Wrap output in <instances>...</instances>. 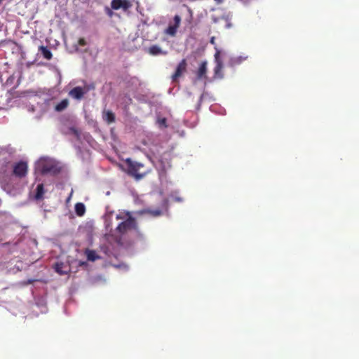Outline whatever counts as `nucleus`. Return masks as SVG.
Here are the masks:
<instances>
[{
  "label": "nucleus",
  "mask_w": 359,
  "mask_h": 359,
  "mask_svg": "<svg viewBox=\"0 0 359 359\" xmlns=\"http://www.w3.org/2000/svg\"><path fill=\"white\" fill-rule=\"evenodd\" d=\"M63 266V264L62 262L59 263H56L55 264V270L56 272H57L59 274H65L66 272L63 271L62 268Z\"/></svg>",
  "instance_id": "18"
},
{
  "label": "nucleus",
  "mask_w": 359,
  "mask_h": 359,
  "mask_svg": "<svg viewBox=\"0 0 359 359\" xmlns=\"http://www.w3.org/2000/svg\"><path fill=\"white\" fill-rule=\"evenodd\" d=\"M148 53L151 55H167L168 53L167 51L162 50L158 45L151 46L148 49Z\"/></svg>",
  "instance_id": "9"
},
{
  "label": "nucleus",
  "mask_w": 359,
  "mask_h": 359,
  "mask_svg": "<svg viewBox=\"0 0 359 359\" xmlns=\"http://www.w3.org/2000/svg\"><path fill=\"white\" fill-rule=\"evenodd\" d=\"M45 193L44 186L43 184H39L36 187V192L35 195V198L36 200H41L43 198V195Z\"/></svg>",
  "instance_id": "14"
},
{
  "label": "nucleus",
  "mask_w": 359,
  "mask_h": 359,
  "mask_svg": "<svg viewBox=\"0 0 359 359\" xmlns=\"http://www.w3.org/2000/svg\"><path fill=\"white\" fill-rule=\"evenodd\" d=\"M116 219H123L124 216L121 215V214H118V215H116Z\"/></svg>",
  "instance_id": "26"
},
{
  "label": "nucleus",
  "mask_w": 359,
  "mask_h": 359,
  "mask_svg": "<svg viewBox=\"0 0 359 359\" xmlns=\"http://www.w3.org/2000/svg\"><path fill=\"white\" fill-rule=\"evenodd\" d=\"M163 206L165 209V211L168 210V201L167 199H165L163 202Z\"/></svg>",
  "instance_id": "25"
},
{
  "label": "nucleus",
  "mask_w": 359,
  "mask_h": 359,
  "mask_svg": "<svg viewBox=\"0 0 359 359\" xmlns=\"http://www.w3.org/2000/svg\"><path fill=\"white\" fill-rule=\"evenodd\" d=\"M216 52L215 53L214 57H215V62L216 63V65L214 68V78L222 79L224 78V74H223V60L222 58V55H224L222 52L218 49L217 48H215Z\"/></svg>",
  "instance_id": "4"
},
{
  "label": "nucleus",
  "mask_w": 359,
  "mask_h": 359,
  "mask_svg": "<svg viewBox=\"0 0 359 359\" xmlns=\"http://www.w3.org/2000/svg\"><path fill=\"white\" fill-rule=\"evenodd\" d=\"M126 163L128 165L127 173L130 176L133 177L137 180H140L146 176L147 172L141 171L144 168L142 163L133 161L130 159H127Z\"/></svg>",
  "instance_id": "2"
},
{
  "label": "nucleus",
  "mask_w": 359,
  "mask_h": 359,
  "mask_svg": "<svg viewBox=\"0 0 359 359\" xmlns=\"http://www.w3.org/2000/svg\"><path fill=\"white\" fill-rule=\"evenodd\" d=\"M187 68V61L185 59H183L177 65L175 72L172 76V81H176L183 72L186 71Z\"/></svg>",
  "instance_id": "7"
},
{
  "label": "nucleus",
  "mask_w": 359,
  "mask_h": 359,
  "mask_svg": "<svg viewBox=\"0 0 359 359\" xmlns=\"http://www.w3.org/2000/svg\"><path fill=\"white\" fill-rule=\"evenodd\" d=\"M75 212L78 216H83L86 212L84 204L82 203H77L75 205Z\"/></svg>",
  "instance_id": "15"
},
{
  "label": "nucleus",
  "mask_w": 359,
  "mask_h": 359,
  "mask_svg": "<svg viewBox=\"0 0 359 359\" xmlns=\"http://www.w3.org/2000/svg\"><path fill=\"white\" fill-rule=\"evenodd\" d=\"M211 43H214V39H211Z\"/></svg>",
  "instance_id": "30"
},
{
  "label": "nucleus",
  "mask_w": 359,
  "mask_h": 359,
  "mask_svg": "<svg viewBox=\"0 0 359 359\" xmlns=\"http://www.w3.org/2000/svg\"><path fill=\"white\" fill-rule=\"evenodd\" d=\"M69 104V100L67 99H64L55 106V110L58 112L62 111L67 108Z\"/></svg>",
  "instance_id": "13"
},
{
  "label": "nucleus",
  "mask_w": 359,
  "mask_h": 359,
  "mask_svg": "<svg viewBox=\"0 0 359 359\" xmlns=\"http://www.w3.org/2000/svg\"><path fill=\"white\" fill-rule=\"evenodd\" d=\"M143 212L145 213L149 214L153 217H158L163 214V211L160 209L152 210V209L148 208V209L144 210Z\"/></svg>",
  "instance_id": "16"
},
{
  "label": "nucleus",
  "mask_w": 359,
  "mask_h": 359,
  "mask_svg": "<svg viewBox=\"0 0 359 359\" xmlns=\"http://www.w3.org/2000/svg\"><path fill=\"white\" fill-rule=\"evenodd\" d=\"M176 201H182V199L180 198H175V199Z\"/></svg>",
  "instance_id": "29"
},
{
  "label": "nucleus",
  "mask_w": 359,
  "mask_h": 359,
  "mask_svg": "<svg viewBox=\"0 0 359 359\" xmlns=\"http://www.w3.org/2000/svg\"><path fill=\"white\" fill-rule=\"evenodd\" d=\"M87 257L88 260L95 261L96 259L95 253L94 251H88L87 253Z\"/></svg>",
  "instance_id": "21"
},
{
  "label": "nucleus",
  "mask_w": 359,
  "mask_h": 359,
  "mask_svg": "<svg viewBox=\"0 0 359 359\" xmlns=\"http://www.w3.org/2000/svg\"><path fill=\"white\" fill-rule=\"evenodd\" d=\"M111 213L105 215L104 223L105 228L107 231H111L112 229V224L111 222Z\"/></svg>",
  "instance_id": "17"
},
{
  "label": "nucleus",
  "mask_w": 359,
  "mask_h": 359,
  "mask_svg": "<svg viewBox=\"0 0 359 359\" xmlns=\"http://www.w3.org/2000/svg\"><path fill=\"white\" fill-rule=\"evenodd\" d=\"M4 0H0V4L3 2Z\"/></svg>",
  "instance_id": "32"
},
{
  "label": "nucleus",
  "mask_w": 359,
  "mask_h": 359,
  "mask_svg": "<svg viewBox=\"0 0 359 359\" xmlns=\"http://www.w3.org/2000/svg\"><path fill=\"white\" fill-rule=\"evenodd\" d=\"M207 72V62H203L198 68V72H197V77L198 79H202L205 77V74Z\"/></svg>",
  "instance_id": "12"
},
{
  "label": "nucleus",
  "mask_w": 359,
  "mask_h": 359,
  "mask_svg": "<svg viewBox=\"0 0 359 359\" xmlns=\"http://www.w3.org/2000/svg\"><path fill=\"white\" fill-rule=\"evenodd\" d=\"M39 50L40 51V53L42 54L43 57L45 59H46L48 60H50L52 59L53 54H52L51 51L48 48V47L41 46L39 48Z\"/></svg>",
  "instance_id": "11"
},
{
  "label": "nucleus",
  "mask_w": 359,
  "mask_h": 359,
  "mask_svg": "<svg viewBox=\"0 0 359 359\" xmlns=\"http://www.w3.org/2000/svg\"><path fill=\"white\" fill-rule=\"evenodd\" d=\"M102 117L104 121H105L108 124L115 121V115L111 111H104Z\"/></svg>",
  "instance_id": "10"
},
{
  "label": "nucleus",
  "mask_w": 359,
  "mask_h": 359,
  "mask_svg": "<svg viewBox=\"0 0 359 359\" xmlns=\"http://www.w3.org/2000/svg\"><path fill=\"white\" fill-rule=\"evenodd\" d=\"M224 0H215L216 4H220L223 2Z\"/></svg>",
  "instance_id": "27"
},
{
  "label": "nucleus",
  "mask_w": 359,
  "mask_h": 359,
  "mask_svg": "<svg viewBox=\"0 0 359 359\" xmlns=\"http://www.w3.org/2000/svg\"><path fill=\"white\" fill-rule=\"evenodd\" d=\"M180 22H181V18L180 15H176L175 17H174V26H176L177 28H178L180 27Z\"/></svg>",
  "instance_id": "22"
},
{
  "label": "nucleus",
  "mask_w": 359,
  "mask_h": 359,
  "mask_svg": "<svg viewBox=\"0 0 359 359\" xmlns=\"http://www.w3.org/2000/svg\"><path fill=\"white\" fill-rule=\"evenodd\" d=\"M29 283H33V280H29Z\"/></svg>",
  "instance_id": "31"
},
{
  "label": "nucleus",
  "mask_w": 359,
  "mask_h": 359,
  "mask_svg": "<svg viewBox=\"0 0 359 359\" xmlns=\"http://www.w3.org/2000/svg\"><path fill=\"white\" fill-rule=\"evenodd\" d=\"M86 93L82 87L76 86L69 92V95L74 99L81 100Z\"/></svg>",
  "instance_id": "8"
},
{
  "label": "nucleus",
  "mask_w": 359,
  "mask_h": 359,
  "mask_svg": "<svg viewBox=\"0 0 359 359\" xmlns=\"http://www.w3.org/2000/svg\"><path fill=\"white\" fill-rule=\"evenodd\" d=\"M111 6L114 10L122 8L123 11H127L131 8L132 4L129 0H112Z\"/></svg>",
  "instance_id": "6"
},
{
  "label": "nucleus",
  "mask_w": 359,
  "mask_h": 359,
  "mask_svg": "<svg viewBox=\"0 0 359 359\" xmlns=\"http://www.w3.org/2000/svg\"><path fill=\"white\" fill-rule=\"evenodd\" d=\"M177 28L176 26L170 25L167 29V33L170 35H175L177 32Z\"/></svg>",
  "instance_id": "20"
},
{
  "label": "nucleus",
  "mask_w": 359,
  "mask_h": 359,
  "mask_svg": "<svg viewBox=\"0 0 359 359\" xmlns=\"http://www.w3.org/2000/svg\"><path fill=\"white\" fill-rule=\"evenodd\" d=\"M223 18L225 20V21H226V28H230V27H231V22H229V21H230V18H229V16H226V17Z\"/></svg>",
  "instance_id": "23"
},
{
  "label": "nucleus",
  "mask_w": 359,
  "mask_h": 359,
  "mask_svg": "<svg viewBox=\"0 0 359 359\" xmlns=\"http://www.w3.org/2000/svg\"><path fill=\"white\" fill-rule=\"evenodd\" d=\"M27 163L25 161H20L13 165V174L18 178H22L27 175Z\"/></svg>",
  "instance_id": "5"
},
{
  "label": "nucleus",
  "mask_w": 359,
  "mask_h": 359,
  "mask_svg": "<svg viewBox=\"0 0 359 359\" xmlns=\"http://www.w3.org/2000/svg\"><path fill=\"white\" fill-rule=\"evenodd\" d=\"M107 10H108V13H108L109 15H111L112 12H111L109 8H107Z\"/></svg>",
  "instance_id": "28"
},
{
  "label": "nucleus",
  "mask_w": 359,
  "mask_h": 359,
  "mask_svg": "<svg viewBox=\"0 0 359 359\" xmlns=\"http://www.w3.org/2000/svg\"><path fill=\"white\" fill-rule=\"evenodd\" d=\"M78 43L81 46H84L86 45V41L83 38H80L78 41Z\"/></svg>",
  "instance_id": "24"
},
{
  "label": "nucleus",
  "mask_w": 359,
  "mask_h": 359,
  "mask_svg": "<svg viewBox=\"0 0 359 359\" xmlns=\"http://www.w3.org/2000/svg\"><path fill=\"white\" fill-rule=\"evenodd\" d=\"M137 223L135 218L128 215V218L121 222L116 228L115 231L123 236L132 229L137 230Z\"/></svg>",
  "instance_id": "3"
},
{
  "label": "nucleus",
  "mask_w": 359,
  "mask_h": 359,
  "mask_svg": "<svg viewBox=\"0 0 359 359\" xmlns=\"http://www.w3.org/2000/svg\"><path fill=\"white\" fill-rule=\"evenodd\" d=\"M157 123L160 127L167 128V119L165 118H161L157 120Z\"/></svg>",
  "instance_id": "19"
},
{
  "label": "nucleus",
  "mask_w": 359,
  "mask_h": 359,
  "mask_svg": "<svg viewBox=\"0 0 359 359\" xmlns=\"http://www.w3.org/2000/svg\"><path fill=\"white\" fill-rule=\"evenodd\" d=\"M36 170L42 175H56L59 173L60 170L54 162L43 158L40 159L37 162Z\"/></svg>",
  "instance_id": "1"
}]
</instances>
